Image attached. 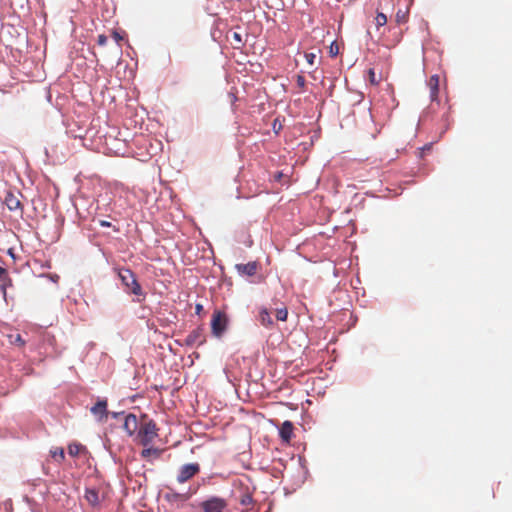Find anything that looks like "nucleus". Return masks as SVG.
Listing matches in <instances>:
<instances>
[{
	"mask_svg": "<svg viewBox=\"0 0 512 512\" xmlns=\"http://www.w3.org/2000/svg\"><path fill=\"white\" fill-rule=\"evenodd\" d=\"M158 436V428L156 423L151 420L147 419L146 416L142 418V421L140 423L138 433H137V440L138 442L143 445L144 447H147L149 444H151L154 439Z\"/></svg>",
	"mask_w": 512,
	"mask_h": 512,
	"instance_id": "1",
	"label": "nucleus"
},
{
	"mask_svg": "<svg viewBox=\"0 0 512 512\" xmlns=\"http://www.w3.org/2000/svg\"><path fill=\"white\" fill-rule=\"evenodd\" d=\"M118 276L125 287L126 291L135 296L145 297L141 285L137 281L135 274L128 268H121L118 271Z\"/></svg>",
	"mask_w": 512,
	"mask_h": 512,
	"instance_id": "2",
	"label": "nucleus"
},
{
	"mask_svg": "<svg viewBox=\"0 0 512 512\" xmlns=\"http://www.w3.org/2000/svg\"><path fill=\"white\" fill-rule=\"evenodd\" d=\"M203 512H226L228 503L224 498L212 496L200 503Z\"/></svg>",
	"mask_w": 512,
	"mask_h": 512,
	"instance_id": "3",
	"label": "nucleus"
},
{
	"mask_svg": "<svg viewBox=\"0 0 512 512\" xmlns=\"http://www.w3.org/2000/svg\"><path fill=\"white\" fill-rule=\"evenodd\" d=\"M228 323L227 316L224 312L219 310L214 311L211 320L212 333L216 337H220L226 330Z\"/></svg>",
	"mask_w": 512,
	"mask_h": 512,
	"instance_id": "4",
	"label": "nucleus"
},
{
	"mask_svg": "<svg viewBox=\"0 0 512 512\" xmlns=\"http://www.w3.org/2000/svg\"><path fill=\"white\" fill-rule=\"evenodd\" d=\"M199 472H200V465L198 463L184 464L179 469V472L177 475V482L181 483V484L185 483L188 480L192 479Z\"/></svg>",
	"mask_w": 512,
	"mask_h": 512,
	"instance_id": "5",
	"label": "nucleus"
},
{
	"mask_svg": "<svg viewBox=\"0 0 512 512\" xmlns=\"http://www.w3.org/2000/svg\"><path fill=\"white\" fill-rule=\"evenodd\" d=\"M107 406V400L101 399L98 400L95 403V405L91 407L90 411L98 421L103 422L106 421L108 418Z\"/></svg>",
	"mask_w": 512,
	"mask_h": 512,
	"instance_id": "6",
	"label": "nucleus"
},
{
	"mask_svg": "<svg viewBox=\"0 0 512 512\" xmlns=\"http://www.w3.org/2000/svg\"><path fill=\"white\" fill-rule=\"evenodd\" d=\"M19 195H20L19 192L14 193L12 191H7L5 198H4V203L10 211H19L20 213H22L23 206L18 197Z\"/></svg>",
	"mask_w": 512,
	"mask_h": 512,
	"instance_id": "7",
	"label": "nucleus"
},
{
	"mask_svg": "<svg viewBox=\"0 0 512 512\" xmlns=\"http://www.w3.org/2000/svg\"><path fill=\"white\" fill-rule=\"evenodd\" d=\"M204 330L198 327L191 331L185 338V344L187 346L201 345L205 342Z\"/></svg>",
	"mask_w": 512,
	"mask_h": 512,
	"instance_id": "8",
	"label": "nucleus"
},
{
	"mask_svg": "<svg viewBox=\"0 0 512 512\" xmlns=\"http://www.w3.org/2000/svg\"><path fill=\"white\" fill-rule=\"evenodd\" d=\"M259 268V264L256 261L248 262L246 264H236L235 269L240 275L254 276Z\"/></svg>",
	"mask_w": 512,
	"mask_h": 512,
	"instance_id": "9",
	"label": "nucleus"
},
{
	"mask_svg": "<svg viewBox=\"0 0 512 512\" xmlns=\"http://www.w3.org/2000/svg\"><path fill=\"white\" fill-rule=\"evenodd\" d=\"M138 419L134 414L125 417L123 429L131 436L139 429Z\"/></svg>",
	"mask_w": 512,
	"mask_h": 512,
	"instance_id": "10",
	"label": "nucleus"
},
{
	"mask_svg": "<svg viewBox=\"0 0 512 512\" xmlns=\"http://www.w3.org/2000/svg\"><path fill=\"white\" fill-rule=\"evenodd\" d=\"M294 426L291 421H284L280 427L279 435L283 442L289 443L293 436Z\"/></svg>",
	"mask_w": 512,
	"mask_h": 512,
	"instance_id": "11",
	"label": "nucleus"
},
{
	"mask_svg": "<svg viewBox=\"0 0 512 512\" xmlns=\"http://www.w3.org/2000/svg\"><path fill=\"white\" fill-rule=\"evenodd\" d=\"M439 76L432 75L428 80L429 94L431 101H436L439 94Z\"/></svg>",
	"mask_w": 512,
	"mask_h": 512,
	"instance_id": "12",
	"label": "nucleus"
},
{
	"mask_svg": "<svg viewBox=\"0 0 512 512\" xmlns=\"http://www.w3.org/2000/svg\"><path fill=\"white\" fill-rule=\"evenodd\" d=\"M7 338L11 345L17 346L19 348H23L26 344V341L22 338V336L19 333L8 334Z\"/></svg>",
	"mask_w": 512,
	"mask_h": 512,
	"instance_id": "13",
	"label": "nucleus"
},
{
	"mask_svg": "<svg viewBox=\"0 0 512 512\" xmlns=\"http://www.w3.org/2000/svg\"><path fill=\"white\" fill-rule=\"evenodd\" d=\"M84 497L87 500V502L92 506H95L99 503L98 492L94 489H87Z\"/></svg>",
	"mask_w": 512,
	"mask_h": 512,
	"instance_id": "14",
	"label": "nucleus"
},
{
	"mask_svg": "<svg viewBox=\"0 0 512 512\" xmlns=\"http://www.w3.org/2000/svg\"><path fill=\"white\" fill-rule=\"evenodd\" d=\"M239 503L245 507L253 504V496L252 493L249 491L248 487H246L245 491L240 495Z\"/></svg>",
	"mask_w": 512,
	"mask_h": 512,
	"instance_id": "15",
	"label": "nucleus"
},
{
	"mask_svg": "<svg viewBox=\"0 0 512 512\" xmlns=\"http://www.w3.org/2000/svg\"><path fill=\"white\" fill-rule=\"evenodd\" d=\"M259 321L265 327H270L273 324V320L267 309H262L259 312Z\"/></svg>",
	"mask_w": 512,
	"mask_h": 512,
	"instance_id": "16",
	"label": "nucleus"
},
{
	"mask_svg": "<svg viewBox=\"0 0 512 512\" xmlns=\"http://www.w3.org/2000/svg\"><path fill=\"white\" fill-rule=\"evenodd\" d=\"M11 285H12V280L9 277L8 273H6L2 277H0V289L3 293V297L5 300H6V296H7V288L10 287Z\"/></svg>",
	"mask_w": 512,
	"mask_h": 512,
	"instance_id": "17",
	"label": "nucleus"
},
{
	"mask_svg": "<svg viewBox=\"0 0 512 512\" xmlns=\"http://www.w3.org/2000/svg\"><path fill=\"white\" fill-rule=\"evenodd\" d=\"M161 454V450L158 448L148 447L142 450L141 456L144 459H149L150 457L158 458Z\"/></svg>",
	"mask_w": 512,
	"mask_h": 512,
	"instance_id": "18",
	"label": "nucleus"
},
{
	"mask_svg": "<svg viewBox=\"0 0 512 512\" xmlns=\"http://www.w3.org/2000/svg\"><path fill=\"white\" fill-rule=\"evenodd\" d=\"M408 17H409L408 9H406V10L399 9L395 16L396 22L398 24L406 23L408 21Z\"/></svg>",
	"mask_w": 512,
	"mask_h": 512,
	"instance_id": "19",
	"label": "nucleus"
},
{
	"mask_svg": "<svg viewBox=\"0 0 512 512\" xmlns=\"http://www.w3.org/2000/svg\"><path fill=\"white\" fill-rule=\"evenodd\" d=\"M51 456L58 463H61L65 458L63 448H55L54 450H51Z\"/></svg>",
	"mask_w": 512,
	"mask_h": 512,
	"instance_id": "20",
	"label": "nucleus"
},
{
	"mask_svg": "<svg viewBox=\"0 0 512 512\" xmlns=\"http://www.w3.org/2000/svg\"><path fill=\"white\" fill-rule=\"evenodd\" d=\"M82 449H83V446L80 444H70L68 446V453L72 457H76L79 455V453L81 452Z\"/></svg>",
	"mask_w": 512,
	"mask_h": 512,
	"instance_id": "21",
	"label": "nucleus"
},
{
	"mask_svg": "<svg viewBox=\"0 0 512 512\" xmlns=\"http://www.w3.org/2000/svg\"><path fill=\"white\" fill-rule=\"evenodd\" d=\"M375 22L377 27L384 26L387 23V16L382 12H378L375 17Z\"/></svg>",
	"mask_w": 512,
	"mask_h": 512,
	"instance_id": "22",
	"label": "nucleus"
},
{
	"mask_svg": "<svg viewBox=\"0 0 512 512\" xmlns=\"http://www.w3.org/2000/svg\"><path fill=\"white\" fill-rule=\"evenodd\" d=\"M296 84L300 92H304L306 88V80L302 74L296 75Z\"/></svg>",
	"mask_w": 512,
	"mask_h": 512,
	"instance_id": "23",
	"label": "nucleus"
},
{
	"mask_svg": "<svg viewBox=\"0 0 512 512\" xmlns=\"http://www.w3.org/2000/svg\"><path fill=\"white\" fill-rule=\"evenodd\" d=\"M288 317V311L286 308H280L276 311V318L279 321H286Z\"/></svg>",
	"mask_w": 512,
	"mask_h": 512,
	"instance_id": "24",
	"label": "nucleus"
},
{
	"mask_svg": "<svg viewBox=\"0 0 512 512\" xmlns=\"http://www.w3.org/2000/svg\"><path fill=\"white\" fill-rule=\"evenodd\" d=\"M304 57L309 65L313 66L315 64V59H316L315 53H312V52L305 53Z\"/></svg>",
	"mask_w": 512,
	"mask_h": 512,
	"instance_id": "25",
	"label": "nucleus"
},
{
	"mask_svg": "<svg viewBox=\"0 0 512 512\" xmlns=\"http://www.w3.org/2000/svg\"><path fill=\"white\" fill-rule=\"evenodd\" d=\"M368 75H369V81L372 85H377L379 83V80L376 79V74H375L374 69H372V68L369 69Z\"/></svg>",
	"mask_w": 512,
	"mask_h": 512,
	"instance_id": "26",
	"label": "nucleus"
},
{
	"mask_svg": "<svg viewBox=\"0 0 512 512\" xmlns=\"http://www.w3.org/2000/svg\"><path fill=\"white\" fill-rule=\"evenodd\" d=\"M112 37L117 42V44L120 46V42L123 40V37L120 35V33L117 31H113Z\"/></svg>",
	"mask_w": 512,
	"mask_h": 512,
	"instance_id": "27",
	"label": "nucleus"
},
{
	"mask_svg": "<svg viewBox=\"0 0 512 512\" xmlns=\"http://www.w3.org/2000/svg\"><path fill=\"white\" fill-rule=\"evenodd\" d=\"M97 43L100 46H104L107 43V37L104 34L98 36Z\"/></svg>",
	"mask_w": 512,
	"mask_h": 512,
	"instance_id": "28",
	"label": "nucleus"
},
{
	"mask_svg": "<svg viewBox=\"0 0 512 512\" xmlns=\"http://www.w3.org/2000/svg\"><path fill=\"white\" fill-rule=\"evenodd\" d=\"M233 38L237 42V44H242L241 35L237 32L233 33Z\"/></svg>",
	"mask_w": 512,
	"mask_h": 512,
	"instance_id": "29",
	"label": "nucleus"
},
{
	"mask_svg": "<svg viewBox=\"0 0 512 512\" xmlns=\"http://www.w3.org/2000/svg\"><path fill=\"white\" fill-rule=\"evenodd\" d=\"M431 147H432V145H431V144H427V145L423 146V147L421 148V151H422V152H421V156H423V154H424L426 151H430Z\"/></svg>",
	"mask_w": 512,
	"mask_h": 512,
	"instance_id": "30",
	"label": "nucleus"
},
{
	"mask_svg": "<svg viewBox=\"0 0 512 512\" xmlns=\"http://www.w3.org/2000/svg\"><path fill=\"white\" fill-rule=\"evenodd\" d=\"M99 224H100V226H102V227H110V226H111V223H110V222H108V221H106V220H100V221H99Z\"/></svg>",
	"mask_w": 512,
	"mask_h": 512,
	"instance_id": "31",
	"label": "nucleus"
},
{
	"mask_svg": "<svg viewBox=\"0 0 512 512\" xmlns=\"http://www.w3.org/2000/svg\"><path fill=\"white\" fill-rule=\"evenodd\" d=\"M330 53H331L332 55H337V54H338V47L336 46V47L334 48V46H333V44H332V45L330 46Z\"/></svg>",
	"mask_w": 512,
	"mask_h": 512,
	"instance_id": "32",
	"label": "nucleus"
},
{
	"mask_svg": "<svg viewBox=\"0 0 512 512\" xmlns=\"http://www.w3.org/2000/svg\"><path fill=\"white\" fill-rule=\"evenodd\" d=\"M6 273H8L7 270L5 268L0 267V277L5 275Z\"/></svg>",
	"mask_w": 512,
	"mask_h": 512,
	"instance_id": "33",
	"label": "nucleus"
},
{
	"mask_svg": "<svg viewBox=\"0 0 512 512\" xmlns=\"http://www.w3.org/2000/svg\"><path fill=\"white\" fill-rule=\"evenodd\" d=\"M201 310H202V305L201 304H197L196 305V312L199 313Z\"/></svg>",
	"mask_w": 512,
	"mask_h": 512,
	"instance_id": "34",
	"label": "nucleus"
},
{
	"mask_svg": "<svg viewBox=\"0 0 512 512\" xmlns=\"http://www.w3.org/2000/svg\"><path fill=\"white\" fill-rule=\"evenodd\" d=\"M192 493H188V494H185V495H182L183 499H188L190 496H191Z\"/></svg>",
	"mask_w": 512,
	"mask_h": 512,
	"instance_id": "35",
	"label": "nucleus"
}]
</instances>
